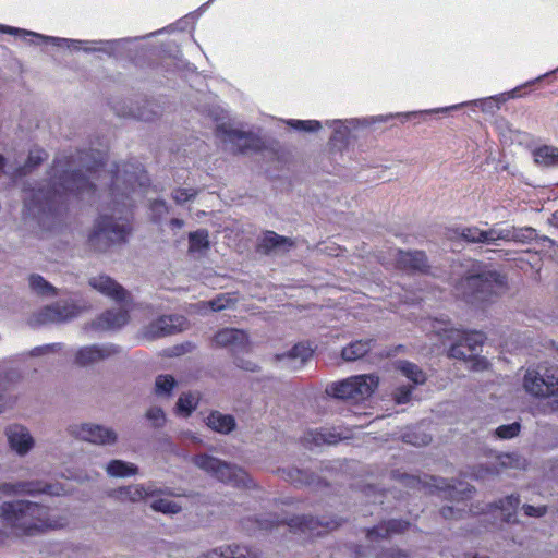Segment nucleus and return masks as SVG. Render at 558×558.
I'll use <instances>...</instances> for the list:
<instances>
[{
    "instance_id": "nucleus-1",
    "label": "nucleus",
    "mask_w": 558,
    "mask_h": 558,
    "mask_svg": "<svg viewBox=\"0 0 558 558\" xmlns=\"http://www.w3.org/2000/svg\"><path fill=\"white\" fill-rule=\"evenodd\" d=\"M104 156L97 157L88 153H78L76 156L58 157L50 171V179L45 185L25 191L24 208L28 216L39 218L46 213L57 210L70 195L84 198L85 194L94 191L90 179H98Z\"/></svg>"
},
{
    "instance_id": "nucleus-2",
    "label": "nucleus",
    "mask_w": 558,
    "mask_h": 558,
    "mask_svg": "<svg viewBox=\"0 0 558 558\" xmlns=\"http://www.w3.org/2000/svg\"><path fill=\"white\" fill-rule=\"evenodd\" d=\"M149 182L146 171L140 163L117 166L111 178L112 208L111 214H102L89 234V244L98 251L106 250L110 244L124 242L131 231L130 218L133 196L146 193Z\"/></svg>"
},
{
    "instance_id": "nucleus-3",
    "label": "nucleus",
    "mask_w": 558,
    "mask_h": 558,
    "mask_svg": "<svg viewBox=\"0 0 558 558\" xmlns=\"http://www.w3.org/2000/svg\"><path fill=\"white\" fill-rule=\"evenodd\" d=\"M0 519L5 525L27 535L64 529L70 522L66 514L51 512L48 507L28 500L3 502Z\"/></svg>"
},
{
    "instance_id": "nucleus-4",
    "label": "nucleus",
    "mask_w": 558,
    "mask_h": 558,
    "mask_svg": "<svg viewBox=\"0 0 558 558\" xmlns=\"http://www.w3.org/2000/svg\"><path fill=\"white\" fill-rule=\"evenodd\" d=\"M506 287L505 277L495 269H482L473 263L472 271L459 283V290L465 298L485 301L489 295L498 294Z\"/></svg>"
},
{
    "instance_id": "nucleus-5",
    "label": "nucleus",
    "mask_w": 558,
    "mask_h": 558,
    "mask_svg": "<svg viewBox=\"0 0 558 558\" xmlns=\"http://www.w3.org/2000/svg\"><path fill=\"white\" fill-rule=\"evenodd\" d=\"M0 33L10 34L20 36L25 40H29L31 44L41 45L44 43H50L56 47L69 49V50H83L85 52L92 51H106L105 46H111V41H102V40H78V39H69L61 37H53L43 35L36 32L2 25L0 24Z\"/></svg>"
},
{
    "instance_id": "nucleus-6",
    "label": "nucleus",
    "mask_w": 558,
    "mask_h": 558,
    "mask_svg": "<svg viewBox=\"0 0 558 558\" xmlns=\"http://www.w3.org/2000/svg\"><path fill=\"white\" fill-rule=\"evenodd\" d=\"M523 387L532 396L549 397L553 410H558V367L539 366L537 369H527Z\"/></svg>"
},
{
    "instance_id": "nucleus-7",
    "label": "nucleus",
    "mask_w": 558,
    "mask_h": 558,
    "mask_svg": "<svg viewBox=\"0 0 558 558\" xmlns=\"http://www.w3.org/2000/svg\"><path fill=\"white\" fill-rule=\"evenodd\" d=\"M378 384L379 378L373 374L356 375L328 385L326 392L338 399L357 402L371 397Z\"/></svg>"
},
{
    "instance_id": "nucleus-8",
    "label": "nucleus",
    "mask_w": 558,
    "mask_h": 558,
    "mask_svg": "<svg viewBox=\"0 0 558 558\" xmlns=\"http://www.w3.org/2000/svg\"><path fill=\"white\" fill-rule=\"evenodd\" d=\"M194 463L196 466L215 476L217 480L233 486L247 487L251 483V478L242 469L223 462L217 458L207 454H198L194 458Z\"/></svg>"
},
{
    "instance_id": "nucleus-9",
    "label": "nucleus",
    "mask_w": 558,
    "mask_h": 558,
    "mask_svg": "<svg viewBox=\"0 0 558 558\" xmlns=\"http://www.w3.org/2000/svg\"><path fill=\"white\" fill-rule=\"evenodd\" d=\"M521 87H515L507 93H501L495 96L475 99L471 101H464L457 105L448 106V107H441V108H435L429 110H421V111H411L407 113H398L397 116L409 118V117H416V116H423L428 113H438V112H449L452 110L460 109L462 107H475L481 109L484 113L494 114L499 109L501 104L506 102L507 100L511 98H517L520 96L519 90Z\"/></svg>"
},
{
    "instance_id": "nucleus-10",
    "label": "nucleus",
    "mask_w": 558,
    "mask_h": 558,
    "mask_svg": "<svg viewBox=\"0 0 558 558\" xmlns=\"http://www.w3.org/2000/svg\"><path fill=\"white\" fill-rule=\"evenodd\" d=\"M47 494L61 496L66 489L59 483H44L41 481H16L0 483V497H15L21 495Z\"/></svg>"
},
{
    "instance_id": "nucleus-11",
    "label": "nucleus",
    "mask_w": 558,
    "mask_h": 558,
    "mask_svg": "<svg viewBox=\"0 0 558 558\" xmlns=\"http://www.w3.org/2000/svg\"><path fill=\"white\" fill-rule=\"evenodd\" d=\"M392 116H376L364 119H349V120H327L325 124L333 130V134L330 137L332 145H343L348 142L350 134L359 129L368 126L376 122L388 121Z\"/></svg>"
},
{
    "instance_id": "nucleus-12",
    "label": "nucleus",
    "mask_w": 558,
    "mask_h": 558,
    "mask_svg": "<svg viewBox=\"0 0 558 558\" xmlns=\"http://www.w3.org/2000/svg\"><path fill=\"white\" fill-rule=\"evenodd\" d=\"M3 434L10 450L17 457H25L35 448L36 440L29 428L23 424H9Z\"/></svg>"
},
{
    "instance_id": "nucleus-13",
    "label": "nucleus",
    "mask_w": 558,
    "mask_h": 558,
    "mask_svg": "<svg viewBox=\"0 0 558 558\" xmlns=\"http://www.w3.org/2000/svg\"><path fill=\"white\" fill-rule=\"evenodd\" d=\"M70 433L84 441L96 445H112L117 441V433L109 427L84 423L70 426Z\"/></svg>"
},
{
    "instance_id": "nucleus-14",
    "label": "nucleus",
    "mask_w": 558,
    "mask_h": 558,
    "mask_svg": "<svg viewBox=\"0 0 558 558\" xmlns=\"http://www.w3.org/2000/svg\"><path fill=\"white\" fill-rule=\"evenodd\" d=\"M120 352L112 343L90 344L81 347L74 354V363L78 366H89L111 359Z\"/></svg>"
},
{
    "instance_id": "nucleus-15",
    "label": "nucleus",
    "mask_w": 558,
    "mask_h": 558,
    "mask_svg": "<svg viewBox=\"0 0 558 558\" xmlns=\"http://www.w3.org/2000/svg\"><path fill=\"white\" fill-rule=\"evenodd\" d=\"M80 313V307L74 302H57L44 307L35 317V324L65 323Z\"/></svg>"
},
{
    "instance_id": "nucleus-16",
    "label": "nucleus",
    "mask_w": 558,
    "mask_h": 558,
    "mask_svg": "<svg viewBox=\"0 0 558 558\" xmlns=\"http://www.w3.org/2000/svg\"><path fill=\"white\" fill-rule=\"evenodd\" d=\"M392 477L399 482L404 487H410L418 490H428L429 493H433V488L439 492H445L446 496H450L453 498L457 494V490L454 487H451L449 484L446 483L442 478H436L432 477V484L427 483L426 481H423L418 476L401 473L399 471H396L392 473Z\"/></svg>"
},
{
    "instance_id": "nucleus-17",
    "label": "nucleus",
    "mask_w": 558,
    "mask_h": 558,
    "mask_svg": "<svg viewBox=\"0 0 558 558\" xmlns=\"http://www.w3.org/2000/svg\"><path fill=\"white\" fill-rule=\"evenodd\" d=\"M483 342V333L476 331L463 332L461 339L451 345L449 356L464 361H472L476 357Z\"/></svg>"
},
{
    "instance_id": "nucleus-18",
    "label": "nucleus",
    "mask_w": 558,
    "mask_h": 558,
    "mask_svg": "<svg viewBox=\"0 0 558 558\" xmlns=\"http://www.w3.org/2000/svg\"><path fill=\"white\" fill-rule=\"evenodd\" d=\"M186 326V319L180 315H166L151 322L145 328V337L155 339L169 336L183 330Z\"/></svg>"
},
{
    "instance_id": "nucleus-19",
    "label": "nucleus",
    "mask_w": 558,
    "mask_h": 558,
    "mask_svg": "<svg viewBox=\"0 0 558 558\" xmlns=\"http://www.w3.org/2000/svg\"><path fill=\"white\" fill-rule=\"evenodd\" d=\"M313 349L301 342L295 344L291 350L286 353L276 355L277 361L282 367L290 371H298L312 357Z\"/></svg>"
},
{
    "instance_id": "nucleus-20",
    "label": "nucleus",
    "mask_w": 558,
    "mask_h": 558,
    "mask_svg": "<svg viewBox=\"0 0 558 558\" xmlns=\"http://www.w3.org/2000/svg\"><path fill=\"white\" fill-rule=\"evenodd\" d=\"M216 132L217 136L222 142L233 145V150L244 153L251 148L253 142L252 136L242 131L232 129L225 122L217 124Z\"/></svg>"
},
{
    "instance_id": "nucleus-21",
    "label": "nucleus",
    "mask_w": 558,
    "mask_h": 558,
    "mask_svg": "<svg viewBox=\"0 0 558 558\" xmlns=\"http://www.w3.org/2000/svg\"><path fill=\"white\" fill-rule=\"evenodd\" d=\"M89 286L99 293L117 302L126 300L128 292L112 278L106 275H98L89 278Z\"/></svg>"
},
{
    "instance_id": "nucleus-22",
    "label": "nucleus",
    "mask_w": 558,
    "mask_h": 558,
    "mask_svg": "<svg viewBox=\"0 0 558 558\" xmlns=\"http://www.w3.org/2000/svg\"><path fill=\"white\" fill-rule=\"evenodd\" d=\"M214 341L219 347H227L233 352L244 351L248 345L247 335L235 328H226L215 335Z\"/></svg>"
},
{
    "instance_id": "nucleus-23",
    "label": "nucleus",
    "mask_w": 558,
    "mask_h": 558,
    "mask_svg": "<svg viewBox=\"0 0 558 558\" xmlns=\"http://www.w3.org/2000/svg\"><path fill=\"white\" fill-rule=\"evenodd\" d=\"M156 490L153 488V486H144V485H130L120 487L117 489H112L109 492V497L124 502V501H131V502H138L141 500H144L147 497L154 496Z\"/></svg>"
},
{
    "instance_id": "nucleus-24",
    "label": "nucleus",
    "mask_w": 558,
    "mask_h": 558,
    "mask_svg": "<svg viewBox=\"0 0 558 558\" xmlns=\"http://www.w3.org/2000/svg\"><path fill=\"white\" fill-rule=\"evenodd\" d=\"M128 320V311L122 307H118L101 314L92 323V328L100 331L117 329L125 325Z\"/></svg>"
},
{
    "instance_id": "nucleus-25",
    "label": "nucleus",
    "mask_w": 558,
    "mask_h": 558,
    "mask_svg": "<svg viewBox=\"0 0 558 558\" xmlns=\"http://www.w3.org/2000/svg\"><path fill=\"white\" fill-rule=\"evenodd\" d=\"M397 266L407 271H425L427 268V257L422 251L403 252L398 251L396 256Z\"/></svg>"
},
{
    "instance_id": "nucleus-26",
    "label": "nucleus",
    "mask_w": 558,
    "mask_h": 558,
    "mask_svg": "<svg viewBox=\"0 0 558 558\" xmlns=\"http://www.w3.org/2000/svg\"><path fill=\"white\" fill-rule=\"evenodd\" d=\"M520 505V498L517 495H510L499 500L497 505H489L490 512H498L501 520L507 523L517 522V510Z\"/></svg>"
},
{
    "instance_id": "nucleus-27",
    "label": "nucleus",
    "mask_w": 558,
    "mask_h": 558,
    "mask_svg": "<svg viewBox=\"0 0 558 558\" xmlns=\"http://www.w3.org/2000/svg\"><path fill=\"white\" fill-rule=\"evenodd\" d=\"M198 558H257V554L245 546L230 545L209 550Z\"/></svg>"
},
{
    "instance_id": "nucleus-28",
    "label": "nucleus",
    "mask_w": 558,
    "mask_h": 558,
    "mask_svg": "<svg viewBox=\"0 0 558 558\" xmlns=\"http://www.w3.org/2000/svg\"><path fill=\"white\" fill-rule=\"evenodd\" d=\"M409 523L402 520H390L378 526L368 530L367 537L369 541H377L379 538L389 537L393 534L403 532Z\"/></svg>"
},
{
    "instance_id": "nucleus-29",
    "label": "nucleus",
    "mask_w": 558,
    "mask_h": 558,
    "mask_svg": "<svg viewBox=\"0 0 558 558\" xmlns=\"http://www.w3.org/2000/svg\"><path fill=\"white\" fill-rule=\"evenodd\" d=\"M208 427L221 434H228L235 427V421L232 415L220 412H211L206 420Z\"/></svg>"
},
{
    "instance_id": "nucleus-30",
    "label": "nucleus",
    "mask_w": 558,
    "mask_h": 558,
    "mask_svg": "<svg viewBox=\"0 0 558 558\" xmlns=\"http://www.w3.org/2000/svg\"><path fill=\"white\" fill-rule=\"evenodd\" d=\"M373 340H356L342 349V359L348 362L356 361L366 355L372 349Z\"/></svg>"
},
{
    "instance_id": "nucleus-31",
    "label": "nucleus",
    "mask_w": 558,
    "mask_h": 558,
    "mask_svg": "<svg viewBox=\"0 0 558 558\" xmlns=\"http://www.w3.org/2000/svg\"><path fill=\"white\" fill-rule=\"evenodd\" d=\"M105 469L107 474L111 477H130L135 475L138 471L135 464L119 459L109 461Z\"/></svg>"
},
{
    "instance_id": "nucleus-32",
    "label": "nucleus",
    "mask_w": 558,
    "mask_h": 558,
    "mask_svg": "<svg viewBox=\"0 0 558 558\" xmlns=\"http://www.w3.org/2000/svg\"><path fill=\"white\" fill-rule=\"evenodd\" d=\"M536 163L546 167H558V148L544 145L533 151Z\"/></svg>"
},
{
    "instance_id": "nucleus-33",
    "label": "nucleus",
    "mask_w": 558,
    "mask_h": 558,
    "mask_svg": "<svg viewBox=\"0 0 558 558\" xmlns=\"http://www.w3.org/2000/svg\"><path fill=\"white\" fill-rule=\"evenodd\" d=\"M397 368L414 385L423 384L426 380L425 374L417 365L413 363L407 361H399L397 363Z\"/></svg>"
},
{
    "instance_id": "nucleus-34",
    "label": "nucleus",
    "mask_w": 558,
    "mask_h": 558,
    "mask_svg": "<svg viewBox=\"0 0 558 558\" xmlns=\"http://www.w3.org/2000/svg\"><path fill=\"white\" fill-rule=\"evenodd\" d=\"M313 435V441L316 445L322 444H328L333 445L337 444L339 440L348 438V436L342 435L340 432H337L336 429H329V428H322L316 429L315 432H311Z\"/></svg>"
},
{
    "instance_id": "nucleus-35",
    "label": "nucleus",
    "mask_w": 558,
    "mask_h": 558,
    "mask_svg": "<svg viewBox=\"0 0 558 558\" xmlns=\"http://www.w3.org/2000/svg\"><path fill=\"white\" fill-rule=\"evenodd\" d=\"M498 241L510 242V227L495 225L485 230V244L497 245Z\"/></svg>"
},
{
    "instance_id": "nucleus-36",
    "label": "nucleus",
    "mask_w": 558,
    "mask_h": 558,
    "mask_svg": "<svg viewBox=\"0 0 558 558\" xmlns=\"http://www.w3.org/2000/svg\"><path fill=\"white\" fill-rule=\"evenodd\" d=\"M29 287L36 294L41 296H53L57 293L56 288L39 275H32L29 277Z\"/></svg>"
},
{
    "instance_id": "nucleus-37",
    "label": "nucleus",
    "mask_w": 558,
    "mask_h": 558,
    "mask_svg": "<svg viewBox=\"0 0 558 558\" xmlns=\"http://www.w3.org/2000/svg\"><path fill=\"white\" fill-rule=\"evenodd\" d=\"M454 233L457 236L462 238L466 242L485 244V230H482L477 227L457 229Z\"/></svg>"
},
{
    "instance_id": "nucleus-38",
    "label": "nucleus",
    "mask_w": 558,
    "mask_h": 558,
    "mask_svg": "<svg viewBox=\"0 0 558 558\" xmlns=\"http://www.w3.org/2000/svg\"><path fill=\"white\" fill-rule=\"evenodd\" d=\"M536 230L531 227H510V241L518 243H529L533 241L536 238Z\"/></svg>"
},
{
    "instance_id": "nucleus-39",
    "label": "nucleus",
    "mask_w": 558,
    "mask_h": 558,
    "mask_svg": "<svg viewBox=\"0 0 558 558\" xmlns=\"http://www.w3.org/2000/svg\"><path fill=\"white\" fill-rule=\"evenodd\" d=\"M189 242L191 252H201L209 245L208 232L206 230L192 232L190 233Z\"/></svg>"
},
{
    "instance_id": "nucleus-40",
    "label": "nucleus",
    "mask_w": 558,
    "mask_h": 558,
    "mask_svg": "<svg viewBox=\"0 0 558 558\" xmlns=\"http://www.w3.org/2000/svg\"><path fill=\"white\" fill-rule=\"evenodd\" d=\"M150 508L155 511L162 512L166 514H174L181 511V506L175 501L158 498L150 502Z\"/></svg>"
},
{
    "instance_id": "nucleus-41",
    "label": "nucleus",
    "mask_w": 558,
    "mask_h": 558,
    "mask_svg": "<svg viewBox=\"0 0 558 558\" xmlns=\"http://www.w3.org/2000/svg\"><path fill=\"white\" fill-rule=\"evenodd\" d=\"M290 128L300 132H317L322 129V123L317 120H295L289 119L284 121Z\"/></svg>"
},
{
    "instance_id": "nucleus-42",
    "label": "nucleus",
    "mask_w": 558,
    "mask_h": 558,
    "mask_svg": "<svg viewBox=\"0 0 558 558\" xmlns=\"http://www.w3.org/2000/svg\"><path fill=\"white\" fill-rule=\"evenodd\" d=\"M263 245L266 250H274L286 245L291 246L292 242L288 238L280 236L272 231H268L263 238Z\"/></svg>"
},
{
    "instance_id": "nucleus-43",
    "label": "nucleus",
    "mask_w": 558,
    "mask_h": 558,
    "mask_svg": "<svg viewBox=\"0 0 558 558\" xmlns=\"http://www.w3.org/2000/svg\"><path fill=\"white\" fill-rule=\"evenodd\" d=\"M197 401H198V399L194 395L184 393L178 400L177 411L180 414L187 416L192 413L193 410H195V408L197 405Z\"/></svg>"
},
{
    "instance_id": "nucleus-44",
    "label": "nucleus",
    "mask_w": 558,
    "mask_h": 558,
    "mask_svg": "<svg viewBox=\"0 0 558 558\" xmlns=\"http://www.w3.org/2000/svg\"><path fill=\"white\" fill-rule=\"evenodd\" d=\"M175 386V379L171 375H159L155 381V391L158 396H169Z\"/></svg>"
},
{
    "instance_id": "nucleus-45",
    "label": "nucleus",
    "mask_w": 558,
    "mask_h": 558,
    "mask_svg": "<svg viewBox=\"0 0 558 558\" xmlns=\"http://www.w3.org/2000/svg\"><path fill=\"white\" fill-rule=\"evenodd\" d=\"M235 302V298L229 293L219 294L217 298L213 299L208 303H202L203 307L209 306L211 311H221L228 308Z\"/></svg>"
},
{
    "instance_id": "nucleus-46",
    "label": "nucleus",
    "mask_w": 558,
    "mask_h": 558,
    "mask_svg": "<svg viewBox=\"0 0 558 558\" xmlns=\"http://www.w3.org/2000/svg\"><path fill=\"white\" fill-rule=\"evenodd\" d=\"M403 439L408 444L420 447L428 445L432 437L423 432H409L403 435Z\"/></svg>"
},
{
    "instance_id": "nucleus-47",
    "label": "nucleus",
    "mask_w": 558,
    "mask_h": 558,
    "mask_svg": "<svg viewBox=\"0 0 558 558\" xmlns=\"http://www.w3.org/2000/svg\"><path fill=\"white\" fill-rule=\"evenodd\" d=\"M45 159V153L43 150H33L29 153L26 163L20 169V174H26L29 172L34 167L41 163V161Z\"/></svg>"
},
{
    "instance_id": "nucleus-48",
    "label": "nucleus",
    "mask_w": 558,
    "mask_h": 558,
    "mask_svg": "<svg viewBox=\"0 0 558 558\" xmlns=\"http://www.w3.org/2000/svg\"><path fill=\"white\" fill-rule=\"evenodd\" d=\"M519 432H520V424L512 423V424L499 426L495 433L499 438L510 439V438L517 436L519 434Z\"/></svg>"
},
{
    "instance_id": "nucleus-49",
    "label": "nucleus",
    "mask_w": 558,
    "mask_h": 558,
    "mask_svg": "<svg viewBox=\"0 0 558 558\" xmlns=\"http://www.w3.org/2000/svg\"><path fill=\"white\" fill-rule=\"evenodd\" d=\"M197 195V190L194 189H177L172 193V198L177 204H183L193 199Z\"/></svg>"
},
{
    "instance_id": "nucleus-50",
    "label": "nucleus",
    "mask_w": 558,
    "mask_h": 558,
    "mask_svg": "<svg viewBox=\"0 0 558 558\" xmlns=\"http://www.w3.org/2000/svg\"><path fill=\"white\" fill-rule=\"evenodd\" d=\"M147 418L154 426L159 427L165 423L163 411L158 407L150 408L146 413Z\"/></svg>"
},
{
    "instance_id": "nucleus-51",
    "label": "nucleus",
    "mask_w": 558,
    "mask_h": 558,
    "mask_svg": "<svg viewBox=\"0 0 558 558\" xmlns=\"http://www.w3.org/2000/svg\"><path fill=\"white\" fill-rule=\"evenodd\" d=\"M412 387L411 386H400L395 391V400L397 403L402 404L407 403L410 400Z\"/></svg>"
},
{
    "instance_id": "nucleus-52",
    "label": "nucleus",
    "mask_w": 558,
    "mask_h": 558,
    "mask_svg": "<svg viewBox=\"0 0 558 558\" xmlns=\"http://www.w3.org/2000/svg\"><path fill=\"white\" fill-rule=\"evenodd\" d=\"M150 209L155 220H159L165 214L168 213V207L165 201H155L150 205Z\"/></svg>"
},
{
    "instance_id": "nucleus-53",
    "label": "nucleus",
    "mask_w": 558,
    "mask_h": 558,
    "mask_svg": "<svg viewBox=\"0 0 558 558\" xmlns=\"http://www.w3.org/2000/svg\"><path fill=\"white\" fill-rule=\"evenodd\" d=\"M546 510H547V508L545 506H541V507H534L531 505L523 506L524 514L527 517H535V518L543 517L546 513Z\"/></svg>"
},
{
    "instance_id": "nucleus-54",
    "label": "nucleus",
    "mask_w": 558,
    "mask_h": 558,
    "mask_svg": "<svg viewBox=\"0 0 558 558\" xmlns=\"http://www.w3.org/2000/svg\"><path fill=\"white\" fill-rule=\"evenodd\" d=\"M287 524L290 526V527H296V526H300L302 529H310L312 530V524H313V519L310 518V519H306V518H294V519H291L287 522Z\"/></svg>"
},
{
    "instance_id": "nucleus-55",
    "label": "nucleus",
    "mask_w": 558,
    "mask_h": 558,
    "mask_svg": "<svg viewBox=\"0 0 558 558\" xmlns=\"http://www.w3.org/2000/svg\"><path fill=\"white\" fill-rule=\"evenodd\" d=\"M2 372H3V366L0 365V374ZM5 390H7V384L3 379L0 378V413H2L8 405V399L4 395Z\"/></svg>"
},
{
    "instance_id": "nucleus-56",
    "label": "nucleus",
    "mask_w": 558,
    "mask_h": 558,
    "mask_svg": "<svg viewBox=\"0 0 558 558\" xmlns=\"http://www.w3.org/2000/svg\"><path fill=\"white\" fill-rule=\"evenodd\" d=\"M60 348H61L60 343H52V344H47V345H43V347H37L32 351V355L45 354L50 351L59 350Z\"/></svg>"
},
{
    "instance_id": "nucleus-57",
    "label": "nucleus",
    "mask_w": 558,
    "mask_h": 558,
    "mask_svg": "<svg viewBox=\"0 0 558 558\" xmlns=\"http://www.w3.org/2000/svg\"><path fill=\"white\" fill-rule=\"evenodd\" d=\"M258 524L264 530L272 529L275 525H278V520H275L272 515H269L267 519L258 520Z\"/></svg>"
},
{
    "instance_id": "nucleus-58",
    "label": "nucleus",
    "mask_w": 558,
    "mask_h": 558,
    "mask_svg": "<svg viewBox=\"0 0 558 558\" xmlns=\"http://www.w3.org/2000/svg\"><path fill=\"white\" fill-rule=\"evenodd\" d=\"M457 513H460V510H454L453 507H445L441 509V515L445 519L454 518Z\"/></svg>"
},
{
    "instance_id": "nucleus-59",
    "label": "nucleus",
    "mask_w": 558,
    "mask_h": 558,
    "mask_svg": "<svg viewBox=\"0 0 558 558\" xmlns=\"http://www.w3.org/2000/svg\"><path fill=\"white\" fill-rule=\"evenodd\" d=\"M61 476L70 478V480L80 481V482L85 480V477H83V476H81L78 474L70 473V472L68 474L61 473Z\"/></svg>"
},
{
    "instance_id": "nucleus-60",
    "label": "nucleus",
    "mask_w": 558,
    "mask_h": 558,
    "mask_svg": "<svg viewBox=\"0 0 558 558\" xmlns=\"http://www.w3.org/2000/svg\"><path fill=\"white\" fill-rule=\"evenodd\" d=\"M170 225L172 228L180 229L184 226V221L181 219H178V218H173V219H171Z\"/></svg>"
},
{
    "instance_id": "nucleus-61",
    "label": "nucleus",
    "mask_w": 558,
    "mask_h": 558,
    "mask_svg": "<svg viewBox=\"0 0 558 558\" xmlns=\"http://www.w3.org/2000/svg\"><path fill=\"white\" fill-rule=\"evenodd\" d=\"M239 366L246 371H251V372H254L256 369L255 364H252V363H247L246 365L240 364Z\"/></svg>"
},
{
    "instance_id": "nucleus-62",
    "label": "nucleus",
    "mask_w": 558,
    "mask_h": 558,
    "mask_svg": "<svg viewBox=\"0 0 558 558\" xmlns=\"http://www.w3.org/2000/svg\"><path fill=\"white\" fill-rule=\"evenodd\" d=\"M4 166H5V159H4V157L2 155H0V175L3 172Z\"/></svg>"
},
{
    "instance_id": "nucleus-63",
    "label": "nucleus",
    "mask_w": 558,
    "mask_h": 558,
    "mask_svg": "<svg viewBox=\"0 0 558 558\" xmlns=\"http://www.w3.org/2000/svg\"><path fill=\"white\" fill-rule=\"evenodd\" d=\"M320 524H322V525H326V527H329V529H333V527H336V526H338V525H339V523H338V522H331V523L326 522V523H320Z\"/></svg>"
},
{
    "instance_id": "nucleus-64",
    "label": "nucleus",
    "mask_w": 558,
    "mask_h": 558,
    "mask_svg": "<svg viewBox=\"0 0 558 558\" xmlns=\"http://www.w3.org/2000/svg\"><path fill=\"white\" fill-rule=\"evenodd\" d=\"M547 75H548V73H546L542 76H538L536 80L527 82L524 86H530V85L534 84L535 82L541 81L544 76H547Z\"/></svg>"
}]
</instances>
